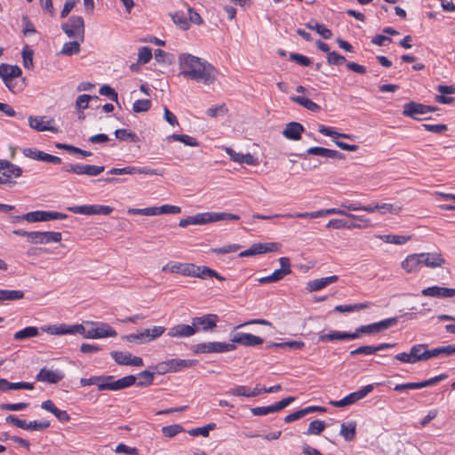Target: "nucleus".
<instances>
[{
	"label": "nucleus",
	"mask_w": 455,
	"mask_h": 455,
	"mask_svg": "<svg viewBox=\"0 0 455 455\" xmlns=\"http://www.w3.org/2000/svg\"><path fill=\"white\" fill-rule=\"evenodd\" d=\"M339 280L338 275H331L319 279L309 281L307 283V290L309 291H317L326 287L327 285L333 283Z\"/></svg>",
	"instance_id": "obj_32"
},
{
	"label": "nucleus",
	"mask_w": 455,
	"mask_h": 455,
	"mask_svg": "<svg viewBox=\"0 0 455 455\" xmlns=\"http://www.w3.org/2000/svg\"><path fill=\"white\" fill-rule=\"evenodd\" d=\"M152 58V52L149 47H140L138 52V61L146 64L150 61Z\"/></svg>",
	"instance_id": "obj_62"
},
{
	"label": "nucleus",
	"mask_w": 455,
	"mask_h": 455,
	"mask_svg": "<svg viewBox=\"0 0 455 455\" xmlns=\"http://www.w3.org/2000/svg\"><path fill=\"white\" fill-rule=\"evenodd\" d=\"M268 347H290L291 349H301L305 347L304 341L301 340H291L286 342L271 343L267 346Z\"/></svg>",
	"instance_id": "obj_50"
},
{
	"label": "nucleus",
	"mask_w": 455,
	"mask_h": 455,
	"mask_svg": "<svg viewBox=\"0 0 455 455\" xmlns=\"http://www.w3.org/2000/svg\"><path fill=\"white\" fill-rule=\"evenodd\" d=\"M164 173L163 169H151L149 167L126 166L125 174H146L162 176Z\"/></svg>",
	"instance_id": "obj_36"
},
{
	"label": "nucleus",
	"mask_w": 455,
	"mask_h": 455,
	"mask_svg": "<svg viewBox=\"0 0 455 455\" xmlns=\"http://www.w3.org/2000/svg\"><path fill=\"white\" fill-rule=\"evenodd\" d=\"M235 345L233 343H224L219 341L203 342L199 343L194 347L195 353H225L235 349Z\"/></svg>",
	"instance_id": "obj_7"
},
{
	"label": "nucleus",
	"mask_w": 455,
	"mask_h": 455,
	"mask_svg": "<svg viewBox=\"0 0 455 455\" xmlns=\"http://www.w3.org/2000/svg\"><path fill=\"white\" fill-rule=\"evenodd\" d=\"M325 428V423L323 420L315 419L310 422L307 435H320Z\"/></svg>",
	"instance_id": "obj_56"
},
{
	"label": "nucleus",
	"mask_w": 455,
	"mask_h": 455,
	"mask_svg": "<svg viewBox=\"0 0 455 455\" xmlns=\"http://www.w3.org/2000/svg\"><path fill=\"white\" fill-rule=\"evenodd\" d=\"M111 357L120 365H131L140 367L143 366L144 363L141 357L132 355L131 353L112 351L110 353Z\"/></svg>",
	"instance_id": "obj_19"
},
{
	"label": "nucleus",
	"mask_w": 455,
	"mask_h": 455,
	"mask_svg": "<svg viewBox=\"0 0 455 455\" xmlns=\"http://www.w3.org/2000/svg\"><path fill=\"white\" fill-rule=\"evenodd\" d=\"M339 434L347 442L353 441L356 435V422L349 421L342 423Z\"/></svg>",
	"instance_id": "obj_37"
},
{
	"label": "nucleus",
	"mask_w": 455,
	"mask_h": 455,
	"mask_svg": "<svg viewBox=\"0 0 455 455\" xmlns=\"http://www.w3.org/2000/svg\"><path fill=\"white\" fill-rule=\"evenodd\" d=\"M21 74L22 71L18 66L4 63L0 65V77L3 81L11 80V78H18Z\"/></svg>",
	"instance_id": "obj_35"
},
{
	"label": "nucleus",
	"mask_w": 455,
	"mask_h": 455,
	"mask_svg": "<svg viewBox=\"0 0 455 455\" xmlns=\"http://www.w3.org/2000/svg\"><path fill=\"white\" fill-rule=\"evenodd\" d=\"M398 319L396 317H390L384 319L382 321L370 323L367 325L359 326L353 334L357 335V339L361 336V334H375L381 332L390 327L396 325Z\"/></svg>",
	"instance_id": "obj_6"
},
{
	"label": "nucleus",
	"mask_w": 455,
	"mask_h": 455,
	"mask_svg": "<svg viewBox=\"0 0 455 455\" xmlns=\"http://www.w3.org/2000/svg\"><path fill=\"white\" fill-rule=\"evenodd\" d=\"M306 153L308 155L319 156L332 158V159H343L344 158V155L341 154L340 152H339L337 150H333V149L322 148V147L309 148L308 149H307Z\"/></svg>",
	"instance_id": "obj_30"
},
{
	"label": "nucleus",
	"mask_w": 455,
	"mask_h": 455,
	"mask_svg": "<svg viewBox=\"0 0 455 455\" xmlns=\"http://www.w3.org/2000/svg\"><path fill=\"white\" fill-rule=\"evenodd\" d=\"M455 354V344L434 347L429 349V358L450 356Z\"/></svg>",
	"instance_id": "obj_38"
},
{
	"label": "nucleus",
	"mask_w": 455,
	"mask_h": 455,
	"mask_svg": "<svg viewBox=\"0 0 455 455\" xmlns=\"http://www.w3.org/2000/svg\"><path fill=\"white\" fill-rule=\"evenodd\" d=\"M136 383V377L134 375H128L117 380L109 381L105 380L100 385V390H121L129 387Z\"/></svg>",
	"instance_id": "obj_17"
},
{
	"label": "nucleus",
	"mask_w": 455,
	"mask_h": 455,
	"mask_svg": "<svg viewBox=\"0 0 455 455\" xmlns=\"http://www.w3.org/2000/svg\"><path fill=\"white\" fill-rule=\"evenodd\" d=\"M80 42L78 39H75L72 42H67L63 44L60 51V54L66 56H72L80 52Z\"/></svg>",
	"instance_id": "obj_41"
},
{
	"label": "nucleus",
	"mask_w": 455,
	"mask_h": 455,
	"mask_svg": "<svg viewBox=\"0 0 455 455\" xmlns=\"http://www.w3.org/2000/svg\"><path fill=\"white\" fill-rule=\"evenodd\" d=\"M228 112V108L225 104H221L219 106H213L209 108L206 110V114L211 117H217L220 116H224Z\"/></svg>",
	"instance_id": "obj_63"
},
{
	"label": "nucleus",
	"mask_w": 455,
	"mask_h": 455,
	"mask_svg": "<svg viewBox=\"0 0 455 455\" xmlns=\"http://www.w3.org/2000/svg\"><path fill=\"white\" fill-rule=\"evenodd\" d=\"M105 170L104 166L68 164L63 166V171L72 172L77 175L98 176Z\"/></svg>",
	"instance_id": "obj_9"
},
{
	"label": "nucleus",
	"mask_w": 455,
	"mask_h": 455,
	"mask_svg": "<svg viewBox=\"0 0 455 455\" xmlns=\"http://www.w3.org/2000/svg\"><path fill=\"white\" fill-rule=\"evenodd\" d=\"M91 100H98L99 97L98 96H91V95H88V94H82V95L78 96V98L76 99V108L77 109H85V108H87L89 101Z\"/></svg>",
	"instance_id": "obj_61"
},
{
	"label": "nucleus",
	"mask_w": 455,
	"mask_h": 455,
	"mask_svg": "<svg viewBox=\"0 0 455 455\" xmlns=\"http://www.w3.org/2000/svg\"><path fill=\"white\" fill-rule=\"evenodd\" d=\"M183 431H184V428L180 424H173V425H170V426L162 427V433L166 437H170V438L174 437L175 435H177L178 434H180Z\"/></svg>",
	"instance_id": "obj_54"
},
{
	"label": "nucleus",
	"mask_w": 455,
	"mask_h": 455,
	"mask_svg": "<svg viewBox=\"0 0 455 455\" xmlns=\"http://www.w3.org/2000/svg\"><path fill=\"white\" fill-rule=\"evenodd\" d=\"M357 339L356 334L342 332L338 331H333L330 333L322 334L319 336V341L326 342V341H334V340H343V339Z\"/></svg>",
	"instance_id": "obj_34"
},
{
	"label": "nucleus",
	"mask_w": 455,
	"mask_h": 455,
	"mask_svg": "<svg viewBox=\"0 0 455 455\" xmlns=\"http://www.w3.org/2000/svg\"><path fill=\"white\" fill-rule=\"evenodd\" d=\"M231 341L233 344L238 343L247 347H256L263 343V339L251 333L237 332L233 335Z\"/></svg>",
	"instance_id": "obj_20"
},
{
	"label": "nucleus",
	"mask_w": 455,
	"mask_h": 455,
	"mask_svg": "<svg viewBox=\"0 0 455 455\" xmlns=\"http://www.w3.org/2000/svg\"><path fill=\"white\" fill-rule=\"evenodd\" d=\"M28 124L29 126L37 132H45L50 131L52 132H57V129L51 126V121H44V116H28Z\"/></svg>",
	"instance_id": "obj_29"
},
{
	"label": "nucleus",
	"mask_w": 455,
	"mask_h": 455,
	"mask_svg": "<svg viewBox=\"0 0 455 455\" xmlns=\"http://www.w3.org/2000/svg\"><path fill=\"white\" fill-rule=\"evenodd\" d=\"M285 275H287V271L276 269L271 275L260 277L259 279V283H275L282 280Z\"/></svg>",
	"instance_id": "obj_46"
},
{
	"label": "nucleus",
	"mask_w": 455,
	"mask_h": 455,
	"mask_svg": "<svg viewBox=\"0 0 455 455\" xmlns=\"http://www.w3.org/2000/svg\"><path fill=\"white\" fill-rule=\"evenodd\" d=\"M411 239V236L387 235L382 236V240L388 243L403 244Z\"/></svg>",
	"instance_id": "obj_57"
},
{
	"label": "nucleus",
	"mask_w": 455,
	"mask_h": 455,
	"mask_svg": "<svg viewBox=\"0 0 455 455\" xmlns=\"http://www.w3.org/2000/svg\"><path fill=\"white\" fill-rule=\"evenodd\" d=\"M304 132V127L297 122H291L286 124L283 135L291 140H299Z\"/></svg>",
	"instance_id": "obj_31"
},
{
	"label": "nucleus",
	"mask_w": 455,
	"mask_h": 455,
	"mask_svg": "<svg viewBox=\"0 0 455 455\" xmlns=\"http://www.w3.org/2000/svg\"><path fill=\"white\" fill-rule=\"evenodd\" d=\"M61 29L69 37L84 40V21L81 16H71L66 23L61 25Z\"/></svg>",
	"instance_id": "obj_5"
},
{
	"label": "nucleus",
	"mask_w": 455,
	"mask_h": 455,
	"mask_svg": "<svg viewBox=\"0 0 455 455\" xmlns=\"http://www.w3.org/2000/svg\"><path fill=\"white\" fill-rule=\"evenodd\" d=\"M113 379V376H94L91 377L89 379H81L80 384L83 387L85 386H91V385H97L98 388L100 389V385L102 384V382H105V380H111Z\"/></svg>",
	"instance_id": "obj_47"
},
{
	"label": "nucleus",
	"mask_w": 455,
	"mask_h": 455,
	"mask_svg": "<svg viewBox=\"0 0 455 455\" xmlns=\"http://www.w3.org/2000/svg\"><path fill=\"white\" fill-rule=\"evenodd\" d=\"M42 330L51 335H65V334H74L79 333V331H84L83 324H74L68 325L65 323H61L59 325H47L42 328Z\"/></svg>",
	"instance_id": "obj_16"
},
{
	"label": "nucleus",
	"mask_w": 455,
	"mask_h": 455,
	"mask_svg": "<svg viewBox=\"0 0 455 455\" xmlns=\"http://www.w3.org/2000/svg\"><path fill=\"white\" fill-rule=\"evenodd\" d=\"M166 140L169 141H171V140L180 141V142L183 143L184 145L189 146V147H198L199 146V142L197 141V140L196 138L191 137L187 134L173 133V134L169 135L166 138Z\"/></svg>",
	"instance_id": "obj_40"
},
{
	"label": "nucleus",
	"mask_w": 455,
	"mask_h": 455,
	"mask_svg": "<svg viewBox=\"0 0 455 455\" xmlns=\"http://www.w3.org/2000/svg\"><path fill=\"white\" fill-rule=\"evenodd\" d=\"M68 210L73 213L84 215H108L113 212L112 207L100 204L69 206Z\"/></svg>",
	"instance_id": "obj_12"
},
{
	"label": "nucleus",
	"mask_w": 455,
	"mask_h": 455,
	"mask_svg": "<svg viewBox=\"0 0 455 455\" xmlns=\"http://www.w3.org/2000/svg\"><path fill=\"white\" fill-rule=\"evenodd\" d=\"M347 211L343 210V209H339V208H328V209H323V210H318V211H315V212H295V213H284L283 217H285L286 219H290V218H296V219H307V218H310V219H316V218H322V217H325V216H329V215H332V214H339V215H342V216H346V214L347 213V209H346Z\"/></svg>",
	"instance_id": "obj_8"
},
{
	"label": "nucleus",
	"mask_w": 455,
	"mask_h": 455,
	"mask_svg": "<svg viewBox=\"0 0 455 455\" xmlns=\"http://www.w3.org/2000/svg\"><path fill=\"white\" fill-rule=\"evenodd\" d=\"M435 107L426 106L420 103L411 101L403 105V115L414 119H418L419 116L426 115L427 113L435 111Z\"/></svg>",
	"instance_id": "obj_15"
},
{
	"label": "nucleus",
	"mask_w": 455,
	"mask_h": 455,
	"mask_svg": "<svg viewBox=\"0 0 455 455\" xmlns=\"http://www.w3.org/2000/svg\"><path fill=\"white\" fill-rule=\"evenodd\" d=\"M156 216L161 214H177L181 209L179 206L164 204L162 206H155Z\"/></svg>",
	"instance_id": "obj_52"
},
{
	"label": "nucleus",
	"mask_w": 455,
	"mask_h": 455,
	"mask_svg": "<svg viewBox=\"0 0 455 455\" xmlns=\"http://www.w3.org/2000/svg\"><path fill=\"white\" fill-rule=\"evenodd\" d=\"M341 207L344 209H347L348 211L357 212V211H364L370 213H372L376 211H379L380 213H392V214H398L402 207L400 205H395L391 204H369L365 206H361L355 204H350L349 202H343L341 203Z\"/></svg>",
	"instance_id": "obj_3"
},
{
	"label": "nucleus",
	"mask_w": 455,
	"mask_h": 455,
	"mask_svg": "<svg viewBox=\"0 0 455 455\" xmlns=\"http://www.w3.org/2000/svg\"><path fill=\"white\" fill-rule=\"evenodd\" d=\"M219 322V316L214 314H208L203 316H196L191 319V323L194 326L195 332L196 333L200 329L204 331H212Z\"/></svg>",
	"instance_id": "obj_13"
},
{
	"label": "nucleus",
	"mask_w": 455,
	"mask_h": 455,
	"mask_svg": "<svg viewBox=\"0 0 455 455\" xmlns=\"http://www.w3.org/2000/svg\"><path fill=\"white\" fill-rule=\"evenodd\" d=\"M422 266L430 268L440 267L445 264V259L441 253L438 252H421L419 253Z\"/></svg>",
	"instance_id": "obj_25"
},
{
	"label": "nucleus",
	"mask_w": 455,
	"mask_h": 455,
	"mask_svg": "<svg viewBox=\"0 0 455 455\" xmlns=\"http://www.w3.org/2000/svg\"><path fill=\"white\" fill-rule=\"evenodd\" d=\"M318 131L320 133H322L324 136L335 137V138H347V139L353 138V136L350 134L339 133V132L334 131V129L332 127L325 126L323 124L319 125Z\"/></svg>",
	"instance_id": "obj_48"
},
{
	"label": "nucleus",
	"mask_w": 455,
	"mask_h": 455,
	"mask_svg": "<svg viewBox=\"0 0 455 455\" xmlns=\"http://www.w3.org/2000/svg\"><path fill=\"white\" fill-rule=\"evenodd\" d=\"M64 378V374L60 371H52L43 368L37 373L36 379L42 382L55 384L60 382Z\"/></svg>",
	"instance_id": "obj_27"
},
{
	"label": "nucleus",
	"mask_w": 455,
	"mask_h": 455,
	"mask_svg": "<svg viewBox=\"0 0 455 455\" xmlns=\"http://www.w3.org/2000/svg\"><path fill=\"white\" fill-rule=\"evenodd\" d=\"M151 107L149 100H138L132 105V110L136 113L146 112Z\"/></svg>",
	"instance_id": "obj_64"
},
{
	"label": "nucleus",
	"mask_w": 455,
	"mask_h": 455,
	"mask_svg": "<svg viewBox=\"0 0 455 455\" xmlns=\"http://www.w3.org/2000/svg\"><path fill=\"white\" fill-rule=\"evenodd\" d=\"M28 222L44 221V211H35L23 214L20 217Z\"/></svg>",
	"instance_id": "obj_53"
},
{
	"label": "nucleus",
	"mask_w": 455,
	"mask_h": 455,
	"mask_svg": "<svg viewBox=\"0 0 455 455\" xmlns=\"http://www.w3.org/2000/svg\"><path fill=\"white\" fill-rule=\"evenodd\" d=\"M197 363L196 360L193 359H180L174 358L167 360L170 372H177L185 368H190Z\"/></svg>",
	"instance_id": "obj_33"
},
{
	"label": "nucleus",
	"mask_w": 455,
	"mask_h": 455,
	"mask_svg": "<svg viewBox=\"0 0 455 455\" xmlns=\"http://www.w3.org/2000/svg\"><path fill=\"white\" fill-rule=\"evenodd\" d=\"M421 294L433 298H451L455 296V289L441 286H430L421 291Z\"/></svg>",
	"instance_id": "obj_24"
},
{
	"label": "nucleus",
	"mask_w": 455,
	"mask_h": 455,
	"mask_svg": "<svg viewBox=\"0 0 455 455\" xmlns=\"http://www.w3.org/2000/svg\"><path fill=\"white\" fill-rule=\"evenodd\" d=\"M402 268L406 273H417L422 267V262L419 253H412L408 255L402 262Z\"/></svg>",
	"instance_id": "obj_26"
},
{
	"label": "nucleus",
	"mask_w": 455,
	"mask_h": 455,
	"mask_svg": "<svg viewBox=\"0 0 455 455\" xmlns=\"http://www.w3.org/2000/svg\"><path fill=\"white\" fill-rule=\"evenodd\" d=\"M216 428L215 423H209L206 426L201 427H196L188 430V434L192 436L203 435L204 437L209 436L210 431Z\"/></svg>",
	"instance_id": "obj_49"
},
{
	"label": "nucleus",
	"mask_w": 455,
	"mask_h": 455,
	"mask_svg": "<svg viewBox=\"0 0 455 455\" xmlns=\"http://www.w3.org/2000/svg\"><path fill=\"white\" fill-rule=\"evenodd\" d=\"M50 427V422L47 420H34L30 422H27V427H25V430L30 431H42Z\"/></svg>",
	"instance_id": "obj_55"
},
{
	"label": "nucleus",
	"mask_w": 455,
	"mask_h": 455,
	"mask_svg": "<svg viewBox=\"0 0 455 455\" xmlns=\"http://www.w3.org/2000/svg\"><path fill=\"white\" fill-rule=\"evenodd\" d=\"M61 239V233L54 231H32V234L29 235V243L33 244L60 243Z\"/></svg>",
	"instance_id": "obj_11"
},
{
	"label": "nucleus",
	"mask_w": 455,
	"mask_h": 455,
	"mask_svg": "<svg viewBox=\"0 0 455 455\" xmlns=\"http://www.w3.org/2000/svg\"><path fill=\"white\" fill-rule=\"evenodd\" d=\"M395 358L401 363H416L421 361L429 360V349L427 344H416L413 345L409 353L403 352L397 354Z\"/></svg>",
	"instance_id": "obj_4"
},
{
	"label": "nucleus",
	"mask_w": 455,
	"mask_h": 455,
	"mask_svg": "<svg viewBox=\"0 0 455 455\" xmlns=\"http://www.w3.org/2000/svg\"><path fill=\"white\" fill-rule=\"evenodd\" d=\"M373 388H374V387L371 384L364 386L360 390L349 394L348 395L345 396L341 400L331 401L330 404H331L334 407H339V408L350 405V404L355 403V402L364 398L368 394H370L373 390Z\"/></svg>",
	"instance_id": "obj_10"
},
{
	"label": "nucleus",
	"mask_w": 455,
	"mask_h": 455,
	"mask_svg": "<svg viewBox=\"0 0 455 455\" xmlns=\"http://www.w3.org/2000/svg\"><path fill=\"white\" fill-rule=\"evenodd\" d=\"M115 135L116 139L120 140H131L136 142L138 140V137L134 132H129L125 129H118L115 132Z\"/></svg>",
	"instance_id": "obj_58"
},
{
	"label": "nucleus",
	"mask_w": 455,
	"mask_h": 455,
	"mask_svg": "<svg viewBox=\"0 0 455 455\" xmlns=\"http://www.w3.org/2000/svg\"><path fill=\"white\" fill-rule=\"evenodd\" d=\"M33 51L28 46L22 50V63L25 68L31 69L33 68Z\"/></svg>",
	"instance_id": "obj_60"
},
{
	"label": "nucleus",
	"mask_w": 455,
	"mask_h": 455,
	"mask_svg": "<svg viewBox=\"0 0 455 455\" xmlns=\"http://www.w3.org/2000/svg\"><path fill=\"white\" fill-rule=\"evenodd\" d=\"M154 374L149 371H143L139 374L138 387H148L153 383Z\"/></svg>",
	"instance_id": "obj_51"
},
{
	"label": "nucleus",
	"mask_w": 455,
	"mask_h": 455,
	"mask_svg": "<svg viewBox=\"0 0 455 455\" xmlns=\"http://www.w3.org/2000/svg\"><path fill=\"white\" fill-rule=\"evenodd\" d=\"M227 394L235 396L251 397V388L247 386H235V387L230 388Z\"/></svg>",
	"instance_id": "obj_59"
},
{
	"label": "nucleus",
	"mask_w": 455,
	"mask_h": 455,
	"mask_svg": "<svg viewBox=\"0 0 455 455\" xmlns=\"http://www.w3.org/2000/svg\"><path fill=\"white\" fill-rule=\"evenodd\" d=\"M0 173L1 178H5L4 184L10 181L11 178H18L21 175L22 170L18 165L12 164L7 160H0Z\"/></svg>",
	"instance_id": "obj_21"
},
{
	"label": "nucleus",
	"mask_w": 455,
	"mask_h": 455,
	"mask_svg": "<svg viewBox=\"0 0 455 455\" xmlns=\"http://www.w3.org/2000/svg\"><path fill=\"white\" fill-rule=\"evenodd\" d=\"M39 335V331L37 327L28 326L20 331H16L13 334V339L15 340H25L30 338H34Z\"/></svg>",
	"instance_id": "obj_39"
},
{
	"label": "nucleus",
	"mask_w": 455,
	"mask_h": 455,
	"mask_svg": "<svg viewBox=\"0 0 455 455\" xmlns=\"http://www.w3.org/2000/svg\"><path fill=\"white\" fill-rule=\"evenodd\" d=\"M291 100L304 107L305 108L310 111H318L320 109V106L309 100L308 98L302 96H291Z\"/></svg>",
	"instance_id": "obj_42"
},
{
	"label": "nucleus",
	"mask_w": 455,
	"mask_h": 455,
	"mask_svg": "<svg viewBox=\"0 0 455 455\" xmlns=\"http://www.w3.org/2000/svg\"><path fill=\"white\" fill-rule=\"evenodd\" d=\"M177 62L179 76L188 81L210 86L218 78L219 72L212 63L191 53H180Z\"/></svg>",
	"instance_id": "obj_1"
},
{
	"label": "nucleus",
	"mask_w": 455,
	"mask_h": 455,
	"mask_svg": "<svg viewBox=\"0 0 455 455\" xmlns=\"http://www.w3.org/2000/svg\"><path fill=\"white\" fill-rule=\"evenodd\" d=\"M24 298L22 291L1 290L0 289V303L4 300H18Z\"/></svg>",
	"instance_id": "obj_45"
},
{
	"label": "nucleus",
	"mask_w": 455,
	"mask_h": 455,
	"mask_svg": "<svg viewBox=\"0 0 455 455\" xmlns=\"http://www.w3.org/2000/svg\"><path fill=\"white\" fill-rule=\"evenodd\" d=\"M280 244L277 243H258L252 244L248 250L239 253V257H249L269 251H278Z\"/></svg>",
	"instance_id": "obj_18"
},
{
	"label": "nucleus",
	"mask_w": 455,
	"mask_h": 455,
	"mask_svg": "<svg viewBox=\"0 0 455 455\" xmlns=\"http://www.w3.org/2000/svg\"><path fill=\"white\" fill-rule=\"evenodd\" d=\"M225 151L229 156L230 159L233 162H235L238 164H246L248 165H256L258 164L257 159L250 153H247V154L236 153L231 148H225Z\"/></svg>",
	"instance_id": "obj_28"
},
{
	"label": "nucleus",
	"mask_w": 455,
	"mask_h": 455,
	"mask_svg": "<svg viewBox=\"0 0 455 455\" xmlns=\"http://www.w3.org/2000/svg\"><path fill=\"white\" fill-rule=\"evenodd\" d=\"M194 326L191 324L180 323L168 329L167 336L170 338H189L195 335Z\"/></svg>",
	"instance_id": "obj_22"
},
{
	"label": "nucleus",
	"mask_w": 455,
	"mask_h": 455,
	"mask_svg": "<svg viewBox=\"0 0 455 455\" xmlns=\"http://www.w3.org/2000/svg\"><path fill=\"white\" fill-rule=\"evenodd\" d=\"M23 153L27 157H29L34 160L52 163L55 164L61 163V159L59 156H55L37 149L25 148Z\"/></svg>",
	"instance_id": "obj_23"
},
{
	"label": "nucleus",
	"mask_w": 455,
	"mask_h": 455,
	"mask_svg": "<svg viewBox=\"0 0 455 455\" xmlns=\"http://www.w3.org/2000/svg\"><path fill=\"white\" fill-rule=\"evenodd\" d=\"M295 400L294 396H288L275 404H271L268 406H260V407H255L251 408V411L254 416H265L269 413H274L276 411H279L288 406L291 403H292Z\"/></svg>",
	"instance_id": "obj_14"
},
{
	"label": "nucleus",
	"mask_w": 455,
	"mask_h": 455,
	"mask_svg": "<svg viewBox=\"0 0 455 455\" xmlns=\"http://www.w3.org/2000/svg\"><path fill=\"white\" fill-rule=\"evenodd\" d=\"M85 325L89 326L86 329L84 326V331H79L85 339H102L108 337H116L117 332L108 323L102 322H85Z\"/></svg>",
	"instance_id": "obj_2"
},
{
	"label": "nucleus",
	"mask_w": 455,
	"mask_h": 455,
	"mask_svg": "<svg viewBox=\"0 0 455 455\" xmlns=\"http://www.w3.org/2000/svg\"><path fill=\"white\" fill-rule=\"evenodd\" d=\"M327 228H335V229H340V228H362L363 226L355 223L347 224V221L344 220L339 219H333L329 220V222L326 225Z\"/></svg>",
	"instance_id": "obj_44"
},
{
	"label": "nucleus",
	"mask_w": 455,
	"mask_h": 455,
	"mask_svg": "<svg viewBox=\"0 0 455 455\" xmlns=\"http://www.w3.org/2000/svg\"><path fill=\"white\" fill-rule=\"evenodd\" d=\"M191 217L193 225H204L215 222V212H202Z\"/></svg>",
	"instance_id": "obj_43"
}]
</instances>
